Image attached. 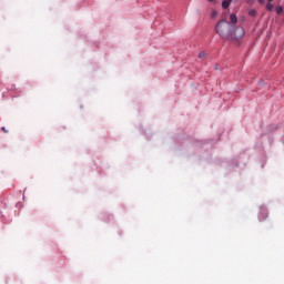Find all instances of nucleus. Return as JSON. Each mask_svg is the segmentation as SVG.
<instances>
[{"label":"nucleus","mask_w":284,"mask_h":284,"mask_svg":"<svg viewBox=\"0 0 284 284\" xmlns=\"http://www.w3.org/2000/svg\"><path fill=\"white\" fill-rule=\"evenodd\" d=\"M215 32L221 39H225L226 41H239V39L245 37V29H243V27L234 28V26L226 20H220L216 23Z\"/></svg>","instance_id":"nucleus-1"},{"label":"nucleus","mask_w":284,"mask_h":284,"mask_svg":"<svg viewBox=\"0 0 284 284\" xmlns=\"http://www.w3.org/2000/svg\"><path fill=\"white\" fill-rule=\"evenodd\" d=\"M231 26H234L239 22V18H236V14L232 13L230 16Z\"/></svg>","instance_id":"nucleus-2"},{"label":"nucleus","mask_w":284,"mask_h":284,"mask_svg":"<svg viewBox=\"0 0 284 284\" xmlns=\"http://www.w3.org/2000/svg\"><path fill=\"white\" fill-rule=\"evenodd\" d=\"M230 3H231L230 0L222 1V8H224V10H227V8H230Z\"/></svg>","instance_id":"nucleus-3"},{"label":"nucleus","mask_w":284,"mask_h":284,"mask_svg":"<svg viewBox=\"0 0 284 284\" xmlns=\"http://www.w3.org/2000/svg\"><path fill=\"white\" fill-rule=\"evenodd\" d=\"M266 10H268V12H272V10H274V4L267 3L266 4Z\"/></svg>","instance_id":"nucleus-4"},{"label":"nucleus","mask_w":284,"mask_h":284,"mask_svg":"<svg viewBox=\"0 0 284 284\" xmlns=\"http://www.w3.org/2000/svg\"><path fill=\"white\" fill-rule=\"evenodd\" d=\"M248 16L256 17V10H254V9L248 10Z\"/></svg>","instance_id":"nucleus-5"},{"label":"nucleus","mask_w":284,"mask_h":284,"mask_svg":"<svg viewBox=\"0 0 284 284\" xmlns=\"http://www.w3.org/2000/svg\"><path fill=\"white\" fill-rule=\"evenodd\" d=\"M206 54H205V51H201L200 53H199V59H206Z\"/></svg>","instance_id":"nucleus-6"},{"label":"nucleus","mask_w":284,"mask_h":284,"mask_svg":"<svg viewBox=\"0 0 284 284\" xmlns=\"http://www.w3.org/2000/svg\"><path fill=\"white\" fill-rule=\"evenodd\" d=\"M282 12H283V7H277L276 8V13L277 14H282Z\"/></svg>","instance_id":"nucleus-7"},{"label":"nucleus","mask_w":284,"mask_h":284,"mask_svg":"<svg viewBox=\"0 0 284 284\" xmlns=\"http://www.w3.org/2000/svg\"><path fill=\"white\" fill-rule=\"evenodd\" d=\"M212 17H216V11H213V12H212Z\"/></svg>","instance_id":"nucleus-8"},{"label":"nucleus","mask_w":284,"mask_h":284,"mask_svg":"<svg viewBox=\"0 0 284 284\" xmlns=\"http://www.w3.org/2000/svg\"><path fill=\"white\" fill-rule=\"evenodd\" d=\"M3 132H8L4 126H2Z\"/></svg>","instance_id":"nucleus-9"},{"label":"nucleus","mask_w":284,"mask_h":284,"mask_svg":"<svg viewBox=\"0 0 284 284\" xmlns=\"http://www.w3.org/2000/svg\"><path fill=\"white\" fill-rule=\"evenodd\" d=\"M210 3H214V0H209Z\"/></svg>","instance_id":"nucleus-10"}]
</instances>
